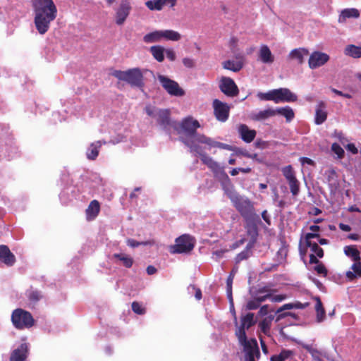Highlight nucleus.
I'll use <instances>...</instances> for the list:
<instances>
[{"mask_svg": "<svg viewBox=\"0 0 361 361\" xmlns=\"http://www.w3.org/2000/svg\"><path fill=\"white\" fill-rule=\"evenodd\" d=\"M250 257L249 247L238 254L235 258L236 263H240L241 261L247 259Z\"/></svg>", "mask_w": 361, "mask_h": 361, "instance_id": "nucleus-45", "label": "nucleus"}, {"mask_svg": "<svg viewBox=\"0 0 361 361\" xmlns=\"http://www.w3.org/2000/svg\"><path fill=\"white\" fill-rule=\"evenodd\" d=\"M271 297V293H267V294H265L264 295L256 296L255 298L261 305V303L262 302H264L267 299L270 298Z\"/></svg>", "mask_w": 361, "mask_h": 361, "instance_id": "nucleus-57", "label": "nucleus"}, {"mask_svg": "<svg viewBox=\"0 0 361 361\" xmlns=\"http://www.w3.org/2000/svg\"><path fill=\"white\" fill-rule=\"evenodd\" d=\"M314 270L319 274L322 275V276H326L328 274V270L326 267L324 266L323 263H320L317 265H316L314 267Z\"/></svg>", "mask_w": 361, "mask_h": 361, "instance_id": "nucleus-46", "label": "nucleus"}, {"mask_svg": "<svg viewBox=\"0 0 361 361\" xmlns=\"http://www.w3.org/2000/svg\"><path fill=\"white\" fill-rule=\"evenodd\" d=\"M124 140V136L122 135H118L116 138L111 139L109 143H111L113 145L118 144L121 142H123Z\"/></svg>", "mask_w": 361, "mask_h": 361, "instance_id": "nucleus-59", "label": "nucleus"}, {"mask_svg": "<svg viewBox=\"0 0 361 361\" xmlns=\"http://www.w3.org/2000/svg\"><path fill=\"white\" fill-rule=\"evenodd\" d=\"M292 354L290 350H282L279 354L281 357H283V360L284 361L286 359L288 358L290 355Z\"/></svg>", "mask_w": 361, "mask_h": 361, "instance_id": "nucleus-64", "label": "nucleus"}, {"mask_svg": "<svg viewBox=\"0 0 361 361\" xmlns=\"http://www.w3.org/2000/svg\"><path fill=\"white\" fill-rule=\"evenodd\" d=\"M319 238V234L307 233L305 235L304 243L306 247H310L312 251L311 254L316 255L318 257L322 258L324 257V250L315 242H312V238Z\"/></svg>", "mask_w": 361, "mask_h": 361, "instance_id": "nucleus-13", "label": "nucleus"}, {"mask_svg": "<svg viewBox=\"0 0 361 361\" xmlns=\"http://www.w3.org/2000/svg\"><path fill=\"white\" fill-rule=\"evenodd\" d=\"M176 1V0H149L145 3V5L151 11H161L166 5L173 7Z\"/></svg>", "mask_w": 361, "mask_h": 361, "instance_id": "nucleus-19", "label": "nucleus"}, {"mask_svg": "<svg viewBox=\"0 0 361 361\" xmlns=\"http://www.w3.org/2000/svg\"><path fill=\"white\" fill-rule=\"evenodd\" d=\"M0 261L7 267H12L16 263V257L7 245H0Z\"/></svg>", "mask_w": 361, "mask_h": 361, "instance_id": "nucleus-17", "label": "nucleus"}, {"mask_svg": "<svg viewBox=\"0 0 361 361\" xmlns=\"http://www.w3.org/2000/svg\"><path fill=\"white\" fill-rule=\"evenodd\" d=\"M180 126L185 133V137L182 138L181 140L190 149V151L198 150L199 143L205 144L209 148L216 147L229 151L232 150V146L228 144L215 141L203 134L197 133V129L200 127V125L198 121L193 120L191 117L183 119Z\"/></svg>", "mask_w": 361, "mask_h": 361, "instance_id": "nucleus-1", "label": "nucleus"}, {"mask_svg": "<svg viewBox=\"0 0 361 361\" xmlns=\"http://www.w3.org/2000/svg\"><path fill=\"white\" fill-rule=\"evenodd\" d=\"M113 257L122 262L123 265L126 268L132 267L134 262L133 257L123 253H115L113 255Z\"/></svg>", "mask_w": 361, "mask_h": 361, "instance_id": "nucleus-33", "label": "nucleus"}, {"mask_svg": "<svg viewBox=\"0 0 361 361\" xmlns=\"http://www.w3.org/2000/svg\"><path fill=\"white\" fill-rule=\"evenodd\" d=\"M150 52L153 57L158 61L162 62L164 60L165 49L163 47L157 45L150 47Z\"/></svg>", "mask_w": 361, "mask_h": 361, "instance_id": "nucleus-29", "label": "nucleus"}, {"mask_svg": "<svg viewBox=\"0 0 361 361\" xmlns=\"http://www.w3.org/2000/svg\"><path fill=\"white\" fill-rule=\"evenodd\" d=\"M359 17L360 12L357 8H345L341 11V13L339 16L338 21L339 23H344L347 18H357Z\"/></svg>", "mask_w": 361, "mask_h": 361, "instance_id": "nucleus-26", "label": "nucleus"}, {"mask_svg": "<svg viewBox=\"0 0 361 361\" xmlns=\"http://www.w3.org/2000/svg\"><path fill=\"white\" fill-rule=\"evenodd\" d=\"M291 309H294L293 303L284 304L282 307H281L277 310V313H279V312H282L283 310H291Z\"/></svg>", "mask_w": 361, "mask_h": 361, "instance_id": "nucleus-60", "label": "nucleus"}, {"mask_svg": "<svg viewBox=\"0 0 361 361\" xmlns=\"http://www.w3.org/2000/svg\"><path fill=\"white\" fill-rule=\"evenodd\" d=\"M28 352L27 344L22 343L18 348L15 349L10 357V361H25Z\"/></svg>", "mask_w": 361, "mask_h": 361, "instance_id": "nucleus-21", "label": "nucleus"}, {"mask_svg": "<svg viewBox=\"0 0 361 361\" xmlns=\"http://www.w3.org/2000/svg\"><path fill=\"white\" fill-rule=\"evenodd\" d=\"M276 91L277 103L280 102H290L297 100V96L287 88L276 89Z\"/></svg>", "mask_w": 361, "mask_h": 361, "instance_id": "nucleus-20", "label": "nucleus"}, {"mask_svg": "<svg viewBox=\"0 0 361 361\" xmlns=\"http://www.w3.org/2000/svg\"><path fill=\"white\" fill-rule=\"evenodd\" d=\"M260 304L258 302V301L254 298L253 300H251L247 302L246 305V310H257L258 307H259Z\"/></svg>", "mask_w": 361, "mask_h": 361, "instance_id": "nucleus-49", "label": "nucleus"}, {"mask_svg": "<svg viewBox=\"0 0 361 361\" xmlns=\"http://www.w3.org/2000/svg\"><path fill=\"white\" fill-rule=\"evenodd\" d=\"M161 35L162 38L171 41H178L181 38L179 32L172 30H161Z\"/></svg>", "mask_w": 361, "mask_h": 361, "instance_id": "nucleus-36", "label": "nucleus"}, {"mask_svg": "<svg viewBox=\"0 0 361 361\" xmlns=\"http://www.w3.org/2000/svg\"><path fill=\"white\" fill-rule=\"evenodd\" d=\"M286 295H276L270 298L272 302H281L286 299Z\"/></svg>", "mask_w": 361, "mask_h": 361, "instance_id": "nucleus-61", "label": "nucleus"}, {"mask_svg": "<svg viewBox=\"0 0 361 361\" xmlns=\"http://www.w3.org/2000/svg\"><path fill=\"white\" fill-rule=\"evenodd\" d=\"M326 118L327 112L326 111V104L321 101L318 103L315 109L314 122L317 125H321Z\"/></svg>", "mask_w": 361, "mask_h": 361, "instance_id": "nucleus-23", "label": "nucleus"}, {"mask_svg": "<svg viewBox=\"0 0 361 361\" xmlns=\"http://www.w3.org/2000/svg\"><path fill=\"white\" fill-rule=\"evenodd\" d=\"M233 206L240 213L246 223V229L249 235H257V225L261 223L259 216L256 213L254 203L248 198L238 194L229 195Z\"/></svg>", "mask_w": 361, "mask_h": 361, "instance_id": "nucleus-2", "label": "nucleus"}, {"mask_svg": "<svg viewBox=\"0 0 361 361\" xmlns=\"http://www.w3.org/2000/svg\"><path fill=\"white\" fill-rule=\"evenodd\" d=\"M352 269L354 271V272L358 275L361 276V262L360 261L355 262V263L352 266Z\"/></svg>", "mask_w": 361, "mask_h": 361, "instance_id": "nucleus-53", "label": "nucleus"}, {"mask_svg": "<svg viewBox=\"0 0 361 361\" xmlns=\"http://www.w3.org/2000/svg\"><path fill=\"white\" fill-rule=\"evenodd\" d=\"M274 116H276L275 109L269 108L254 114L252 116V119L255 121H264Z\"/></svg>", "mask_w": 361, "mask_h": 361, "instance_id": "nucleus-28", "label": "nucleus"}, {"mask_svg": "<svg viewBox=\"0 0 361 361\" xmlns=\"http://www.w3.org/2000/svg\"><path fill=\"white\" fill-rule=\"evenodd\" d=\"M192 152H195L200 156L201 161L202 163L207 166V167L211 169V171L215 175H222L227 179H228V175L226 173L224 167L221 166L219 163L215 161L211 157L208 156L207 154L204 153L199 146V149L197 151H192Z\"/></svg>", "mask_w": 361, "mask_h": 361, "instance_id": "nucleus-8", "label": "nucleus"}, {"mask_svg": "<svg viewBox=\"0 0 361 361\" xmlns=\"http://www.w3.org/2000/svg\"><path fill=\"white\" fill-rule=\"evenodd\" d=\"M158 79L163 88L169 94L175 97H183L185 95L184 90L179 86L176 81L162 75H159Z\"/></svg>", "mask_w": 361, "mask_h": 361, "instance_id": "nucleus-7", "label": "nucleus"}, {"mask_svg": "<svg viewBox=\"0 0 361 361\" xmlns=\"http://www.w3.org/2000/svg\"><path fill=\"white\" fill-rule=\"evenodd\" d=\"M126 243L128 246L131 247H138L140 245V242L139 241H137L134 239H132V238H129L126 240Z\"/></svg>", "mask_w": 361, "mask_h": 361, "instance_id": "nucleus-56", "label": "nucleus"}, {"mask_svg": "<svg viewBox=\"0 0 361 361\" xmlns=\"http://www.w3.org/2000/svg\"><path fill=\"white\" fill-rule=\"evenodd\" d=\"M262 218L269 225H271V219L267 210L262 212Z\"/></svg>", "mask_w": 361, "mask_h": 361, "instance_id": "nucleus-58", "label": "nucleus"}, {"mask_svg": "<svg viewBox=\"0 0 361 361\" xmlns=\"http://www.w3.org/2000/svg\"><path fill=\"white\" fill-rule=\"evenodd\" d=\"M132 310L137 314H144L146 312V310L145 307H142V305L136 301H134L132 302L131 305Z\"/></svg>", "mask_w": 361, "mask_h": 361, "instance_id": "nucleus-43", "label": "nucleus"}, {"mask_svg": "<svg viewBox=\"0 0 361 361\" xmlns=\"http://www.w3.org/2000/svg\"><path fill=\"white\" fill-rule=\"evenodd\" d=\"M195 246L194 238L188 234H183L176 240V244L173 246V253L190 252Z\"/></svg>", "mask_w": 361, "mask_h": 361, "instance_id": "nucleus-6", "label": "nucleus"}, {"mask_svg": "<svg viewBox=\"0 0 361 361\" xmlns=\"http://www.w3.org/2000/svg\"><path fill=\"white\" fill-rule=\"evenodd\" d=\"M166 57L168 59H169L171 61H173L176 59V53L175 51L171 49H165V51Z\"/></svg>", "mask_w": 361, "mask_h": 361, "instance_id": "nucleus-52", "label": "nucleus"}, {"mask_svg": "<svg viewBox=\"0 0 361 361\" xmlns=\"http://www.w3.org/2000/svg\"><path fill=\"white\" fill-rule=\"evenodd\" d=\"M259 326L261 329V331L264 334H267L269 332V329H270L269 324V322L266 319L261 321L259 324Z\"/></svg>", "mask_w": 361, "mask_h": 361, "instance_id": "nucleus-50", "label": "nucleus"}, {"mask_svg": "<svg viewBox=\"0 0 361 361\" xmlns=\"http://www.w3.org/2000/svg\"><path fill=\"white\" fill-rule=\"evenodd\" d=\"M112 75L120 80L128 82L132 87H142L144 86L143 75L138 68L126 71L116 70L112 73Z\"/></svg>", "mask_w": 361, "mask_h": 361, "instance_id": "nucleus-4", "label": "nucleus"}, {"mask_svg": "<svg viewBox=\"0 0 361 361\" xmlns=\"http://www.w3.org/2000/svg\"><path fill=\"white\" fill-rule=\"evenodd\" d=\"M255 146L257 148L263 149L268 147V142L261 139H257L255 142Z\"/></svg>", "mask_w": 361, "mask_h": 361, "instance_id": "nucleus-51", "label": "nucleus"}, {"mask_svg": "<svg viewBox=\"0 0 361 361\" xmlns=\"http://www.w3.org/2000/svg\"><path fill=\"white\" fill-rule=\"evenodd\" d=\"M276 115L279 114L284 116L287 122H290L295 116L293 110L289 106L280 107L275 109Z\"/></svg>", "mask_w": 361, "mask_h": 361, "instance_id": "nucleus-31", "label": "nucleus"}, {"mask_svg": "<svg viewBox=\"0 0 361 361\" xmlns=\"http://www.w3.org/2000/svg\"><path fill=\"white\" fill-rule=\"evenodd\" d=\"M288 182L290 192L293 195H297L300 191V183L297 180V178H294L293 180H290Z\"/></svg>", "mask_w": 361, "mask_h": 361, "instance_id": "nucleus-42", "label": "nucleus"}, {"mask_svg": "<svg viewBox=\"0 0 361 361\" xmlns=\"http://www.w3.org/2000/svg\"><path fill=\"white\" fill-rule=\"evenodd\" d=\"M219 89L228 97H236L239 90L234 80L229 77L223 76L219 82Z\"/></svg>", "mask_w": 361, "mask_h": 361, "instance_id": "nucleus-10", "label": "nucleus"}, {"mask_svg": "<svg viewBox=\"0 0 361 361\" xmlns=\"http://www.w3.org/2000/svg\"><path fill=\"white\" fill-rule=\"evenodd\" d=\"M345 149L353 154H356L358 152L357 148L353 143L348 144L345 147Z\"/></svg>", "mask_w": 361, "mask_h": 361, "instance_id": "nucleus-54", "label": "nucleus"}, {"mask_svg": "<svg viewBox=\"0 0 361 361\" xmlns=\"http://www.w3.org/2000/svg\"><path fill=\"white\" fill-rule=\"evenodd\" d=\"M183 64L188 68H193L195 67V61L193 59L185 57L182 60Z\"/></svg>", "mask_w": 361, "mask_h": 361, "instance_id": "nucleus-48", "label": "nucleus"}, {"mask_svg": "<svg viewBox=\"0 0 361 361\" xmlns=\"http://www.w3.org/2000/svg\"><path fill=\"white\" fill-rule=\"evenodd\" d=\"M100 204L99 201L94 200L90 202L85 210L86 219L88 221L94 220L99 214Z\"/></svg>", "mask_w": 361, "mask_h": 361, "instance_id": "nucleus-22", "label": "nucleus"}, {"mask_svg": "<svg viewBox=\"0 0 361 361\" xmlns=\"http://www.w3.org/2000/svg\"><path fill=\"white\" fill-rule=\"evenodd\" d=\"M331 150L337 155L338 159H343L344 157L345 152L343 149L336 142H334L331 145Z\"/></svg>", "mask_w": 361, "mask_h": 361, "instance_id": "nucleus-44", "label": "nucleus"}, {"mask_svg": "<svg viewBox=\"0 0 361 361\" xmlns=\"http://www.w3.org/2000/svg\"><path fill=\"white\" fill-rule=\"evenodd\" d=\"M345 254L350 257L354 262L360 260V253L355 245H348L344 247Z\"/></svg>", "mask_w": 361, "mask_h": 361, "instance_id": "nucleus-32", "label": "nucleus"}, {"mask_svg": "<svg viewBox=\"0 0 361 361\" xmlns=\"http://www.w3.org/2000/svg\"><path fill=\"white\" fill-rule=\"evenodd\" d=\"M232 283H233V276L231 274L228 277L226 285H227V294L231 302L233 301L232 298Z\"/></svg>", "mask_w": 361, "mask_h": 361, "instance_id": "nucleus-47", "label": "nucleus"}, {"mask_svg": "<svg viewBox=\"0 0 361 361\" xmlns=\"http://www.w3.org/2000/svg\"><path fill=\"white\" fill-rule=\"evenodd\" d=\"M238 61L226 60L222 63V66L224 69L232 71L233 72L240 71L243 67V56H240L237 57Z\"/></svg>", "mask_w": 361, "mask_h": 361, "instance_id": "nucleus-24", "label": "nucleus"}, {"mask_svg": "<svg viewBox=\"0 0 361 361\" xmlns=\"http://www.w3.org/2000/svg\"><path fill=\"white\" fill-rule=\"evenodd\" d=\"M282 172L283 175L285 176L288 181L296 178L293 169L290 165L286 166L284 168H283Z\"/></svg>", "mask_w": 361, "mask_h": 361, "instance_id": "nucleus-41", "label": "nucleus"}, {"mask_svg": "<svg viewBox=\"0 0 361 361\" xmlns=\"http://www.w3.org/2000/svg\"><path fill=\"white\" fill-rule=\"evenodd\" d=\"M102 147V141H97L91 143L90 147L87 150V158L90 160H94L99 155V149Z\"/></svg>", "mask_w": 361, "mask_h": 361, "instance_id": "nucleus-27", "label": "nucleus"}, {"mask_svg": "<svg viewBox=\"0 0 361 361\" xmlns=\"http://www.w3.org/2000/svg\"><path fill=\"white\" fill-rule=\"evenodd\" d=\"M308 55V49L305 48H297L290 51L288 55V59L296 61L298 65H302L304 63L305 57Z\"/></svg>", "mask_w": 361, "mask_h": 361, "instance_id": "nucleus-18", "label": "nucleus"}, {"mask_svg": "<svg viewBox=\"0 0 361 361\" xmlns=\"http://www.w3.org/2000/svg\"><path fill=\"white\" fill-rule=\"evenodd\" d=\"M259 57L264 63H272L274 61V56L271 54L269 48L267 45H262L260 47Z\"/></svg>", "mask_w": 361, "mask_h": 361, "instance_id": "nucleus-25", "label": "nucleus"}, {"mask_svg": "<svg viewBox=\"0 0 361 361\" xmlns=\"http://www.w3.org/2000/svg\"><path fill=\"white\" fill-rule=\"evenodd\" d=\"M329 59V56L326 53L319 51H313L310 54L308 60L309 67L311 69H315L321 67L326 63Z\"/></svg>", "mask_w": 361, "mask_h": 361, "instance_id": "nucleus-12", "label": "nucleus"}, {"mask_svg": "<svg viewBox=\"0 0 361 361\" xmlns=\"http://www.w3.org/2000/svg\"><path fill=\"white\" fill-rule=\"evenodd\" d=\"M157 116V123L164 129L167 130L170 128L177 129L178 123L171 121L170 118V111L168 109H159Z\"/></svg>", "mask_w": 361, "mask_h": 361, "instance_id": "nucleus-14", "label": "nucleus"}, {"mask_svg": "<svg viewBox=\"0 0 361 361\" xmlns=\"http://www.w3.org/2000/svg\"><path fill=\"white\" fill-rule=\"evenodd\" d=\"M317 256L314 254H310V264H319L321 263V262L317 259Z\"/></svg>", "mask_w": 361, "mask_h": 361, "instance_id": "nucleus-62", "label": "nucleus"}, {"mask_svg": "<svg viewBox=\"0 0 361 361\" xmlns=\"http://www.w3.org/2000/svg\"><path fill=\"white\" fill-rule=\"evenodd\" d=\"M161 38V30H157L145 35L143 40L145 43H153L160 41Z\"/></svg>", "mask_w": 361, "mask_h": 361, "instance_id": "nucleus-35", "label": "nucleus"}, {"mask_svg": "<svg viewBox=\"0 0 361 361\" xmlns=\"http://www.w3.org/2000/svg\"><path fill=\"white\" fill-rule=\"evenodd\" d=\"M345 54L355 59L360 58L361 47H357L353 44L348 45L345 49Z\"/></svg>", "mask_w": 361, "mask_h": 361, "instance_id": "nucleus-34", "label": "nucleus"}, {"mask_svg": "<svg viewBox=\"0 0 361 361\" xmlns=\"http://www.w3.org/2000/svg\"><path fill=\"white\" fill-rule=\"evenodd\" d=\"M268 312H269V305H264L260 307V309L258 312V314L262 317L265 316L268 314Z\"/></svg>", "mask_w": 361, "mask_h": 361, "instance_id": "nucleus-55", "label": "nucleus"}, {"mask_svg": "<svg viewBox=\"0 0 361 361\" xmlns=\"http://www.w3.org/2000/svg\"><path fill=\"white\" fill-rule=\"evenodd\" d=\"M11 322L17 329H29L35 324V319L31 313L21 308H17L13 311Z\"/></svg>", "mask_w": 361, "mask_h": 361, "instance_id": "nucleus-5", "label": "nucleus"}, {"mask_svg": "<svg viewBox=\"0 0 361 361\" xmlns=\"http://www.w3.org/2000/svg\"><path fill=\"white\" fill-rule=\"evenodd\" d=\"M35 11V24L38 32L45 34L49 29L50 23L57 16V8L53 0H32Z\"/></svg>", "mask_w": 361, "mask_h": 361, "instance_id": "nucleus-3", "label": "nucleus"}, {"mask_svg": "<svg viewBox=\"0 0 361 361\" xmlns=\"http://www.w3.org/2000/svg\"><path fill=\"white\" fill-rule=\"evenodd\" d=\"M316 305L315 310L317 312V322L320 323L325 319V310L323 307L322 302L319 297L315 298Z\"/></svg>", "mask_w": 361, "mask_h": 361, "instance_id": "nucleus-30", "label": "nucleus"}, {"mask_svg": "<svg viewBox=\"0 0 361 361\" xmlns=\"http://www.w3.org/2000/svg\"><path fill=\"white\" fill-rule=\"evenodd\" d=\"M131 6L128 0H121L118 7L116 9L115 22L118 25H122L128 17Z\"/></svg>", "mask_w": 361, "mask_h": 361, "instance_id": "nucleus-11", "label": "nucleus"}, {"mask_svg": "<svg viewBox=\"0 0 361 361\" xmlns=\"http://www.w3.org/2000/svg\"><path fill=\"white\" fill-rule=\"evenodd\" d=\"M212 106L216 118L221 122L226 121L229 116L230 106L217 99L213 101Z\"/></svg>", "mask_w": 361, "mask_h": 361, "instance_id": "nucleus-9", "label": "nucleus"}, {"mask_svg": "<svg viewBox=\"0 0 361 361\" xmlns=\"http://www.w3.org/2000/svg\"><path fill=\"white\" fill-rule=\"evenodd\" d=\"M238 133L239 137L246 143H250L252 142L257 135V131L255 130L250 129L245 124H240L238 126Z\"/></svg>", "mask_w": 361, "mask_h": 361, "instance_id": "nucleus-16", "label": "nucleus"}, {"mask_svg": "<svg viewBox=\"0 0 361 361\" xmlns=\"http://www.w3.org/2000/svg\"><path fill=\"white\" fill-rule=\"evenodd\" d=\"M26 295L30 302L32 304H36L42 298V293L37 290H28Z\"/></svg>", "mask_w": 361, "mask_h": 361, "instance_id": "nucleus-37", "label": "nucleus"}, {"mask_svg": "<svg viewBox=\"0 0 361 361\" xmlns=\"http://www.w3.org/2000/svg\"><path fill=\"white\" fill-rule=\"evenodd\" d=\"M276 92V90H273L267 93L259 92L257 97L261 100L274 101L275 103H277Z\"/></svg>", "mask_w": 361, "mask_h": 361, "instance_id": "nucleus-40", "label": "nucleus"}, {"mask_svg": "<svg viewBox=\"0 0 361 361\" xmlns=\"http://www.w3.org/2000/svg\"><path fill=\"white\" fill-rule=\"evenodd\" d=\"M255 322H256L254 320V314L249 312L246 315L241 317L240 326L245 327L246 329H248L252 326H253Z\"/></svg>", "mask_w": 361, "mask_h": 361, "instance_id": "nucleus-38", "label": "nucleus"}, {"mask_svg": "<svg viewBox=\"0 0 361 361\" xmlns=\"http://www.w3.org/2000/svg\"><path fill=\"white\" fill-rule=\"evenodd\" d=\"M243 349L245 353L246 361H255V357H259L260 355L257 342L255 338H252L250 343H247L243 345Z\"/></svg>", "mask_w": 361, "mask_h": 361, "instance_id": "nucleus-15", "label": "nucleus"}, {"mask_svg": "<svg viewBox=\"0 0 361 361\" xmlns=\"http://www.w3.org/2000/svg\"><path fill=\"white\" fill-rule=\"evenodd\" d=\"M245 329H246L245 327L240 326L238 329V330L235 331V335L238 339V341H239L240 344L242 345L243 346L246 345L247 343L251 342V340L250 341L247 340Z\"/></svg>", "mask_w": 361, "mask_h": 361, "instance_id": "nucleus-39", "label": "nucleus"}, {"mask_svg": "<svg viewBox=\"0 0 361 361\" xmlns=\"http://www.w3.org/2000/svg\"><path fill=\"white\" fill-rule=\"evenodd\" d=\"M308 305H309L308 302H305L304 304H302L300 302H293L294 309H305Z\"/></svg>", "mask_w": 361, "mask_h": 361, "instance_id": "nucleus-63", "label": "nucleus"}]
</instances>
